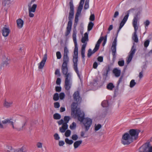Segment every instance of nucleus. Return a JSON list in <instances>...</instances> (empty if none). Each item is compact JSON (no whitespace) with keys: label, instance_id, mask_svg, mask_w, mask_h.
Returning <instances> with one entry per match:
<instances>
[{"label":"nucleus","instance_id":"f8f14e48","mask_svg":"<svg viewBox=\"0 0 152 152\" xmlns=\"http://www.w3.org/2000/svg\"><path fill=\"white\" fill-rule=\"evenodd\" d=\"M134 28V32L132 34V39L134 41L137 43L138 42V39L137 34V30L138 29V26H133Z\"/></svg>","mask_w":152,"mask_h":152},{"label":"nucleus","instance_id":"774afa93","mask_svg":"<svg viewBox=\"0 0 152 152\" xmlns=\"http://www.w3.org/2000/svg\"><path fill=\"white\" fill-rule=\"evenodd\" d=\"M97 60L100 62H102L103 61V57L102 56H99L97 58Z\"/></svg>","mask_w":152,"mask_h":152},{"label":"nucleus","instance_id":"a878e982","mask_svg":"<svg viewBox=\"0 0 152 152\" xmlns=\"http://www.w3.org/2000/svg\"><path fill=\"white\" fill-rule=\"evenodd\" d=\"M84 37H83L81 39V42L83 43H86V42H88V34L87 32L84 34Z\"/></svg>","mask_w":152,"mask_h":152},{"label":"nucleus","instance_id":"c9c22d12","mask_svg":"<svg viewBox=\"0 0 152 152\" xmlns=\"http://www.w3.org/2000/svg\"><path fill=\"white\" fill-rule=\"evenodd\" d=\"M53 99L55 101H57L59 99V96L58 93H56L54 94Z\"/></svg>","mask_w":152,"mask_h":152},{"label":"nucleus","instance_id":"393cba45","mask_svg":"<svg viewBox=\"0 0 152 152\" xmlns=\"http://www.w3.org/2000/svg\"><path fill=\"white\" fill-rule=\"evenodd\" d=\"M62 64L67 65L69 61V58L67 55H63Z\"/></svg>","mask_w":152,"mask_h":152},{"label":"nucleus","instance_id":"864d4df0","mask_svg":"<svg viewBox=\"0 0 152 152\" xmlns=\"http://www.w3.org/2000/svg\"><path fill=\"white\" fill-rule=\"evenodd\" d=\"M72 138L74 140H76L78 139V137L77 134H75L72 135Z\"/></svg>","mask_w":152,"mask_h":152},{"label":"nucleus","instance_id":"cd10ccee","mask_svg":"<svg viewBox=\"0 0 152 152\" xmlns=\"http://www.w3.org/2000/svg\"><path fill=\"white\" fill-rule=\"evenodd\" d=\"M27 150L24 146H23L21 148L14 151V152H27Z\"/></svg>","mask_w":152,"mask_h":152},{"label":"nucleus","instance_id":"9d476101","mask_svg":"<svg viewBox=\"0 0 152 152\" xmlns=\"http://www.w3.org/2000/svg\"><path fill=\"white\" fill-rule=\"evenodd\" d=\"M69 75H67L65 78L64 87L66 90H69L71 87L72 83L71 82V77H69Z\"/></svg>","mask_w":152,"mask_h":152},{"label":"nucleus","instance_id":"f704fd0d","mask_svg":"<svg viewBox=\"0 0 152 152\" xmlns=\"http://www.w3.org/2000/svg\"><path fill=\"white\" fill-rule=\"evenodd\" d=\"M102 105L104 107H107L108 106V102L107 100H104L102 103Z\"/></svg>","mask_w":152,"mask_h":152},{"label":"nucleus","instance_id":"c03bdc74","mask_svg":"<svg viewBox=\"0 0 152 152\" xmlns=\"http://www.w3.org/2000/svg\"><path fill=\"white\" fill-rule=\"evenodd\" d=\"M146 67V66L145 65H144L143 66V68L142 69V71L141 72H140L139 73V77L140 78H141L143 77V68H145V69Z\"/></svg>","mask_w":152,"mask_h":152},{"label":"nucleus","instance_id":"39448f33","mask_svg":"<svg viewBox=\"0 0 152 152\" xmlns=\"http://www.w3.org/2000/svg\"><path fill=\"white\" fill-rule=\"evenodd\" d=\"M82 122L84 125V127L85 132H87L89 129L91 125L92 120L89 118H86L84 119Z\"/></svg>","mask_w":152,"mask_h":152},{"label":"nucleus","instance_id":"72a5a7b5","mask_svg":"<svg viewBox=\"0 0 152 152\" xmlns=\"http://www.w3.org/2000/svg\"><path fill=\"white\" fill-rule=\"evenodd\" d=\"M53 118L54 119L58 120L61 118V116L59 114L56 113L53 115Z\"/></svg>","mask_w":152,"mask_h":152},{"label":"nucleus","instance_id":"4468645a","mask_svg":"<svg viewBox=\"0 0 152 152\" xmlns=\"http://www.w3.org/2000/svg\"><path fill=\"white\" fill-rule=\"evenodd\" d=\"M149 146V143H145L139 148V152H148Z\"/></svg>","mask_w":152,"mask_h":152},{"label":"nucleus","instance_id":"de8ad7c7","mask_svg":"<svg viewBox=\"0 0 152 152\" xmlns=\"http://www.w3.org/2000/svg\"><path fill=\"white\" fill-rule=\"evenodd\" d=\"M69 53V50L66 47L64 48V53L63 55H67Z\"/></svg>","mask_w":152,"mask_h":152},{"label":"nucleus","instance_id":"412c9836","mask_svg":"<svg viewBox=\"0 0 152 152\" xmlns=\"http://www.w3.org/2000/svg\"><path fill=\"white\" fill-rule=\"evenodd\" d=\"M104 39V37H100V38L99 39L98 41H97L96 44L95 46V49L98 50L100 44L102 41V40Z\"/></svg>","mask_w":152,"mask_h":152},{"label":"nucleus","instance_id":"79ce46f5","mask_svg":"<svg viewBox=\"0 0 152 152\" xmlns=\"http://www.w3.org/2000/svg\"><path fill=\"white\" fill-rule=\"evenodd\" d=\"M102 127V126L100 124H98L97 125H96L95 126V131H97L99 129Z\"/></svg>","mask_w":152,"mask_h":152},{"label":"nucleus","instance_id":"3c124183","mask_svg":"<svg viewBox=\"0 0 152 152\" xmlns=\"http://www.w3.org/2000/svg\"><path fill=\"white\" fill-rule=\"evenodd\" d=\"M59 97L62 100L65 97V94L64 93L61 92L59 94Z\"/></svg>","mask_w":152,"mask_h":152},{"label":"nucleus","instance_id":"bb28decb","mask_svg":"<svg viewBox=\"0 0 152 152\" xmlns=\"http://www.w3.org/2000/svg\"><path fill=\"white\" fill-rule=\"evenodd\" d=\"M11 119H5L2 121V123L4 124H5L8 123L10 124L12 126L13 129H15V127L14 125L13 122V121H11Z\"/></svg>","mask_w":152,"mask_h":152},{"label":"nucleus","instance_id":"e433bc0d","mask_svg":"<svg viewBox=\"0 0 152 152\" xmlns=\"http://www.w3.org/2000/svg\"><path fill=\"white\" fill-rule=\"evenodd\" d=\"M7 149L5 150V152H14V151H15L14 150L12 149L11 146H7Z\"/></svg>","mask_w":152,"mask_h":152},{"label":"nucleus","instance_id":"b1692460","mask_svg":"<svg viewBox=\"0 0 152 152\" xmlns=\"http://www.w3.org/2000/svg\"><path fill=\"white\" fill-rule=\"evenodd\" d=\"M113 72L116 77H118L120 75L121 71L117 68H114L113 71Z\"/></svg>","mask_w":152,"mask_h":152},{"label":"nucleus","instance_id":"4be33fe9","mask_svg":"<svg viewBox=\"0 0 152 152\" xmlns=\"http://www.w3.org/2000/svg\"><path fill=\"white\" fill-rule=\"evenodd\" d=\"M16 22L18 27L20 28L23 27L24 22L21 19L19 18L16 20Z\"/></svg>","mask_w":152,"mask_h":152},{"label":"nucleus","instance_id":"4c0bfd02","mask_svg":"<svg viewBox=\"0 0 152 152\" xmlns=\"http://www.w3.org/2000/svg\"><path fill=\"white\" fill-rule=\"evenodd\" d=\"M12 104V102H9L7 101H5L4 103V105L7 107H8L10 106Z\"/></svg>","mask_w":152,"mask_h":152},{"label":"nucleus","instance_id":"ddd939ff","mask_svg":"<svg viewBox=\"0 0 152 152\" xmlns=\"http://www.w3.org/2000/svg\"><path fill=\"white\" fill-rule=\"evenodd\" d=\"M116 45L117 43L113 42L112 45L111 47V51L112 55L113 56V60H115L116 58Z\"/></svg>","mask_w":152,"mask_h":152},{"label":"nucleus","instance_id":"0eeeda50","mask_svg":"<svg viewBox=\"0 0 152 152\" xmlns=\"http://www.w3.org/2000/svg\"><path fill=\"white\" fill-rule=\"evenodd\" d=\"M140 132L139 130L137 129H130L128 133L133 140H134L138 138Z\"/></svg>","mask_w":152,"mask_h":152},{"label":"nucleus","instance_id":"e2e57ef3","mask_svg":"<svg viewBox=\"0 0 152 152\" xmlns=\"http://www.w3.org/2000/svg\"><path fill=\"white\" fill-rule=\"evenodd\" d=\"M37 146L38 148H41L42 147V144L40 142H38L37 144Z\"/></svg>","mask_w":152,"mask_h":152},{"label":"nucleus","instance_id":"6e6552de","mask_svg":"<svg viewBox=\"0 0 152 152\" xmlns=\"http://www.w3.org/2000/svg\"><path fill=\"white\" fill-rule=\"evenodd\" d=\"M77 116L79 121L82 122L85 118V114L84 113L81 111L80 109L78 108L76 110L75 113H73Z\"/></svg>","mask_w":152,"mask_h":152},{"label":"nucleus","instance_id":"7c9ffc66","mask_svg":"<svg viewBox=\"0 0 152 152\" xmlns=\"http://www.w3.org/2000/svg\"><path fill=\"white\" fill-rule=\"evenodd\" d=\"M115 87V86L113 83H110L107 85V88L108 90L112 91Z\"/></svg>","mask_w":152,"mask_h":152},{"label":"nucleus","instance_id":"7ed1b4c3","mask_svg":"<svg viewBox=\"0 0 152 152\" xmlns=\"http://www.w3.org/2000/svg\"><path fill=\"white\" fill-rule=\"evenodd\" d=\"M133 140L128 132H126L122 135L121 143L124 145H128L132 143Z\"/></svg>","mask_w":152,"mask_h":152},{"label":"nucleus","instance_id":"37998d69","mask_svg":"<svg viewBox=\"0 0 152 152\" xmlns=\"http://www.w3.org/2000/svg\"><path fill=\"white\" fill-rule=\"evenodd\" d=\"M70 119V117L69 116H65L64 118V120L65 122L64 123H66L67 124V123L68 122L69 120Z\"/></svg>","mask_w":152,"mask_h":152},{"label":"nucleus","instance_id":"49530a36","mask_svg":"<svg viewBox=\"0 0 152 152\" xmlns=\"http://www.w3.org/2000/svg\"><path fill=\"white\" fill-rule=\"evenodd\" d=\"M56 56L58 59H60L61 57V55L60 52L57 51L56 53Z\"/></svg>","mask_w":152,"mask_h":152},{"label":"nucleus","instance_id":"0e129e2a","mask_svg":"<svg viewBox=\"0 0 152 152\" xmlns=\"http://www.w3.org/2000/svg\"><path fill=\"white\" fill-rule=\"evenodd\" d=\"M85 50H81V55L82 56V58L83 59H84V57H85Z\"/></svg>","mask_w":152,"mask_h":152},{"label":"nucleus","instance_id":"58836bf2","mask_svg":"<svg viewBox=\"0 0 152 152\" xmlns=\"http://www.w3.org/2000/svg\"><path fill=\"white\" fill-rule=\"evenodd\" d=\"M123 76H121L120 77L118 82L117 85L116 86V87L117 88V90H118V86L120 83L122 82V80L123 79Z\"/></svg>","mask_w":152,"mask_h":152},{"label":"nucleus","instance_id":"f257e3e1","mask_svg":"<svg viewBox=\"0 0 152 152\" xmlns=\"http://www.w3.org/2000/svg\"><path fill=\"white\" fill-rule=\"evenodd\" d=\"M77 31L74 30L72 34V38L75 44V48L74 55L73 56V68L75 72L77 73L79 79L81 80L80 74L78 71L77 68L78 48L76 40Z\"/></svg>","mask_w":152,"mask_h":152},{"label":"nucleus","instance_id":"5fc2aeb1","mask_svg":"<svg viewBox=\"0 0 152 152\" xmlns=\"http://www.w3.org/2000/svg\"><path fill=\"white\" fill-rule=\"evenodd\" d=\"M54 137L55 140H58L60 139V137L57 133H55L54 135Z\"/></svg>","mask_w":152,"mask_h":152},{"label":"nucleus","instance_id":"f03ea898","mask_svg":"<svg viewBox=\"0 0 152 152\" xmlns=\"http://www.w3.org/2000/svg\"><path fill=\"white\" fill-rule=\"evenodd\" d=\"M74 100L77 103L73 102L71 105V111L72 113H75L77 109V104L80 103L81 101V98L80 96L78 91L75 92L73 95ZM78 108H77V109Z\"/></svg>","mask_w":152,"mask_h":152},{"label":"nucleus","instance_id":"338daca9","mask_svg":"<svg viewBox=\"0 0 152 152\" xmlns=\"http://www.w3.org/2000/svg\"><path fill=\"white\" fill-rule=\"evenodd\" d=\"M86 45H87V42H86L85 43H84V44L82 45V48L81 49V50L85 51V48L86 47Z\"/></svg>","mask_w":152,"mask_h":152},{"label":"nucleus","instance_id":"9b49d317","mask_svg":"<svg viewBox=\"0 0 152 152\" xmlns=\"http://www.w3.org/2000/svg\"><path fill=\"white\" fill-rule=\"evenodd\" d=\"M67 65L62 64L61 66V71L63 74L65 75V78L66 77V76L68 75H69L70 77H71V75L70 73H68V69Z\"/></svg>","mask_w":152,"mask_h":152},{"label":"nucleus","instance_id":"1a4fd4ad","mask_svg":"<svg viewBox=\"0 0 152 152\" xmlns=\"http://www.w3.org/2000/svg\"><path fill=\"white\" fill-rule=\"evenodd\" d=\"M133 45L132 46L131 50L129 52V54L127 59L126 62L127 64H129L131 61L133 56L136 51V46L135 43H133Z\"/></svg>","mask_w":152,"mask_h":152},{"label":"nucleus","instance_id":"603ef678","mask_svg":"<svg viewBox=\"0 0 152 152\" xmlns=\"http://www.w3.org/2000/svg\"><path fill=\"white\" fill-rule=\"evenodd\" d=\"M76 124L74 122H73L72 124V125H71L70 126V128L71 129H73L74 128L76 127Z\"/></svg>","mask_w":152,"mask_h":152},{"label":"nucleus","instance_id":"680f3d73","mask_svg":"<svg viewBox=\"0 0 152 152\" xmlns=\"http://www.w3.org/2000/svg\"><path fill=\"white\" fill-rule=\"evenodd\" d=\"M55 74L56 75H58V77H60V72L59 70L58 69H57L55 72Z\"/></svg>","mask_w":152,"mask_h":152},{"label":"nucleus","instance_id":"a211bd4d","mask_svg":"<svg viewBox=\"0 0 152 152\" xmlns=\"http://www.w3.org/2000/svg\"><path fill=\"white\" fill-rule=\"evenodd\" d=\"M10 30L9 29L7 28L4 27L2 30L3 36L4 37H6L8 36L10 33Z\"/></svg>","mask_w":152,"mask_h":152},{"label":"nucleus","instance_id":"c756f323","mask_svg":"<svg viewBox=\"0 0 152 152\" xmlns=\"http://www.w3.org/2000/svg\"><path fill=\"white\" fill-rule=\"evenodd\" d=\"M26 122H24L22 124V126L21 127H19L18 126L17 127H15V128L13 129H15L18 131H20L21 130H22L23 128H24L25 126L26 125Z\"/></svg>","mask_w":152,"mask_h":152},{"label":"nucleus","instance_id":"a18cd8bd","mask_svg":"<svg viewBox=\"0 0 152 152\" xmlns=\"http://www.w3.org/2000/svg\"><path fill=\"white\" fill-rule=\"evenodd\" d=\"M71 133V131L69 130H67L65 132V136L67 137H69Z\"/></svg>","mask_w":152,"mask_h":152},{"label":"nucleus","instance_id":"13d9d810","mask_svg":"<svg viewBox=\"0 0 152 152\" xmlns=\"http://www.w3.org/2000/svg\"><path fill=\"white\" fill-rule=\"evenodd\" d=\"M56 91V92H60L61 90V87L60 86H56L55 87Z\"/></svg>","mask_w":152,"mask_h":152},{"label":"nucleus","instance_id":"69168bd1","mask_svg":"<svg viewBox=\"0 0 152 152\" xmlns=\"http://www.w3.org/2000/svg\"><path fill=\"white\" fill-rule=\"evenodd\" d=\"M61 82V79L60 78H58L56 81V83L57 85H60Z\"/></svg>","mask_w":152,"mask_h":152},{"label":"nucleus","instance_id":"6ab92c4d","mask_svg":"<svg viewBox=\"0 0 152 152\" xmlns=\"http://www.w3.org/2000/svg\"><path fill=\"white\" fill-rule=\"evenodd\" d=\"M28 11L32 12H35L36 8L37 7V5L34 4L31 7V4H28Z\"/></svg>","mask_w":152,"mask_h":152},{"label":"nucleus","instance_id":"aec40b11","mask_svg":"<svg viewBox=\"0 0 152 152\" xmlns=\"http://www.w3.org/2000/svg\"><path fill=\"white\" fill-rule=\"evenodd\" d=\"M72 26V25L67 24L66 28V30L65 33V36L67 37L70 34L71 31Z\"/></svg>","mask_w":152,"mask_h":152},{"label":"nucleus","instance_id":"c85d7f7f","mask_svg":"<svg viewBox=\"0 0 152 152\" xmlns=\"http://www.w3.org/2000/svg\"><path fill=\"white\" fill-rule=\"evenodd\" d=\"M95 48H94L93 51H92L91 49H89L88 50V53L87 54V56L88 58H90L91 56L93 54V53H95L96 51H97L98 50H95Z\"/></svg>","mask_w":152,"mask_h":152},{"label":"nucleus","instance_id":"09e8293b","mask_svg":"<svg viewBox=\"0 0 152 152\" xmlns=\"http://www.w3.org/2000/svg\"><path fill=\"white\" fill-rule=\"evenodd\" d=\"M118 64L120 66H124V61L123 60L119 61L118 62Z\"/></svg>","mask_w":152,"mask_h":152},{"label":"nucleus","instance_id":"bf43d9fd","mask_svg":"<svg viewBox=\"0 0 152 152\" xmlns=\"http://www.w3.org/2000/svg\"><path fill=\"white\" fill-rule=\"evenodd\" d=\"M54 107L56 108H58L60 107V104L58 102H56L54 103Z\"/></svg>","mask_w":152,"mask_h":152},{"label":"nucleus","instance_id":"6e6d98bb","mask_svg":"<svg viewBox=\"0 0 152 152\" xmlns=\"http://www.w3.org/2000/svg\"><path fill=\"white\" fill-rule=\"evenodd\" d=\"M89 20L91 21H93L95 20V16L94 14H92L91 15L90 18Z\"/></svg>","mask_w":152,"mask_h":152},{"label":"nucleus","instance_id":"423d86ee","mask_svg":"<svg viewBox=\"0 0 152 152\" xmlns=\"http://www.w3.org/2000/svg\"><path fill=\"white\" fill-rule=\"evenodd\" d=\"M132 10V9H130L129 10L127 11L126 12L125 14L126 15L124 16V18L121 21V22L120 24V26L118 30L117 31V35H118V33L119 32L121 29L122 28L123 26L124 25L126 21L128 20V17L129 15V14L130 12Z\"/></svg>","mask_w":152,"mask_h":152},{"label":"nucleus","instance_id":"5701e85b","mask_svg":"<svg viewBox=\"0 0 152 152\" xmlns=\"http://www.w3.org/2000/svg\"><path fill=\"white\" fill-rule=\"evenodd\" d=\"M68 125L66 123H64L62 126L59 128L60 132L61 133H64L65 132L66 130L68 128Z\"/></svg>","mask_w":152,"mask_h":152},{"label":"nucleus","instance_id":"052dcab7","mask_svg":"<svg viewBox=\"0 0 152 152\" xmlns=\"http://www.w3.org/2000/svg\"><path fill=\"white\" fill-rule=\"evenodd\" d=\"M107 35H106L104 37V42L102 43V45L103 46H104V45L106 43L107 41Z\"/></svg>","mask_w":152,"mask_h":152},{"label":"nucleus","instance_id":"ea45409f","mask_svg":"<svg viewBox=\"0 0 152 152\" xmlns=\"http://www.w3.org/2000/svg\"><path fill=\"white\" fill-rule=\"evenodd\" d=\"M65 142L67 144L71 145L73 143V141L72 140H70L68 138H66L65 139Z\"/></svg>","mask_w":152,"mask_h":152},{"label":"nucleus","instance_id":"a19ab883","mask_svg":"<svg viewBox=\"0 0 152 152\" xmlns=\"http://www.w3.org/2000/svg\"><path fill=\"white\" fill-rule=\"evenodd\" d=\"M136 84L134 80H132L130 83V87L131 88L133 87Z\"/></svg>","mask_w":152,"mask_h":152},{"label":"nucleus","instance_id":"20e7f679","mask_svg":"<svg viewBox=\"0 0 152 152\" xmlns=\"http://www.w3.org/2000/svg\"><path fill=\"white\" fill-rule=\"evenodd\" d=\"M70 6V11L69 13L68 19L69 21L68 22V24L72 25V20L74 18V7L73 5V2L72 0L69 3Z\"/></svg>","mask_w":152,"mask_h":152},{"label":"nucleus","instance_id":"8fccbe9b","mask_svg":"<svg viewBox=\"0 0 152 152\" xmlns=\"http://www.w3.org/2000/svg\"><path fill=\"white\" fill-rule=\"evenodd\" d=\"M150 43V41L149 40H146L144 43V46L145 48H147L148 46Z\"/></svg>","mask_w":152,"mask_h":152},{"label":"nucleus","instance_id":"2eb2a0df","mask_svg":"<svg viewBox=\"0 0 152 152\" xmlns=\"http://www.w3.org/2000/svg\"><path fill=\"white\" fill-rule=\"evenodd\" d=\"M140 13V11H138L135 14L133 20L132 25L133 26H137V21L139 18L138 16Z\"/></svg>","mask_w":152,"mask_h":152},{"label":"nucleus","instance_id":"473e14b6","mask_svg":"<svg viewBox=\"0 0 152 152\" xmlns=\"http://www.w3.org/2000/svg\"><path fill=\"white\" fill-rule=\"evenodd\" d=\"M94 26V23L92 22H90L88 25V31H90L92 30V28Z\"/></svg>","mask_w":152,"mask_h":152},{"label":"nucleus","instance_id":"2f4dec72","mask_svg":"<svg viewBox=\"0 0 152 152\" xmlns=\"http://www.w3.org/2000/svg\"><path fill=\"white\" fill-rule=\"evenodd\" d=\"M82 141L78 140L75 142L74 143V146L75 149L77 148L81 144Z\"/></svg>","mask_w":152,"mask_h":152},{"label":"nucleus","instance_id":"4d7b16f0","mask_svg":"<svg viewBox=\"0 0 152 152\" xmlns=\"http://www.w3.org/2000/svg\"><path fill=\"white\" fill-rule=\"evenodd\" d=\"M150 22L148 20H146V21L144 23V24L145 25V27H148V26L150 24Z\"/></svg>","mask_w":152,"mask_h":152},{"label":"nucleus","instance_id":"f3484780","mask_svg":"<svg viewBox=\"0 0 152 152\" xmlns=\"http://www.w3.org/2000/svg\"><path fill=\"white\" fill-rule=\"evenodd\" d=\"M47 59V55L46 54L44 55V57L43 58L42 60L40 63L38 68L39 69H42Z\"/></svg>","mask_w":152,"mask_h":152},{"label":"nucleus","instance_id":"dca6fc26","mask_svg":"<svg viewBox=\"0 0 152 152\" xmlns=\"http://www.w3.org/2000/svg\"><path fill=\"white\" fill-rule=\"evenodd\" d=\"M110 70V67L108 66L106 67L104 70L103 73L102 74V76L103 78L105 80L108 76V74Z\"/></svg>","mask_w":152,"mask_h":152}]
</instances>
